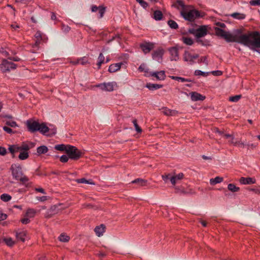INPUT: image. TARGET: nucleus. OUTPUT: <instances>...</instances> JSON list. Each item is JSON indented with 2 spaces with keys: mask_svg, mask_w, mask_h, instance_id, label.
Listing matches in <instances>:
<instances>
[{
  "mask_svg": "<svg viewBox=\"0 0 260 260\" xmlns=\"http://www.w3.org/2000/svg\"><path fill=\"white\" fill-rule=\"evenodd\" d=\"M7 153V150L3 147H0V155L5 156Z\"/></svg>",
  "mask_w": 260,
  "mask_h": 260,
  "instance_id": "57",
  "label": "nucleus"
},
{
  "mask_svg": "<svg viewBox=\"0 0 260 260\" xmlns=\"http://www.w3.org/2000/svg\"><path fill=\"white\" fill-rule=\"evenodd\" d=\"M231 16L234 18L238 19H243L245 17V15L243 14H240L238 13H234L231 14Z\"/></svg>",
  "mask_w": 260,
  "mask_h": 260,
  "instance_id": "37",
  "label": "nucleus"
},
{
  "mask_svg": "<svg viewBox=\"0 0 260 260\" xmlns=\"http://www.w3.org/2000/svg\"><path fill=\"white\" fill-rule=\"evenodd\" d=\"M99 13H100L99 18H102L103 17L104 14L106 11V7H105L103 6H99Z\"/></svg>",
  "mask_w": 260,
  "mask_h": 260,
  "instance_id": "44",
  "label": "nucleus"
},
{
  "mask_svg": "<svg viewBox=\"0 0 260 260\" xmlns=\"http://www.w3.org/2000/svg\"><path fill=\"white\" fill-rule=\"evenodd\" d=\"M79 60L80 63L82 65H85L87 63H88V60L86 57H83L82 58H81L79 59Z\"/></svg>",
  "mask_w": 260,
  "mask_h": 260,
  "instance_id": "55",
  "label": "nucleus"
},
{
  "mask_svg": "<svg viewBox=\"0 0 260 260\" xmlns=\"http://www.w3.org/2000/svg\"><path fill=\"white\" fill-rule=\"evenodd\" d=\"M61 29L64 32L67 33L69 32L71 28L68 25L62 24L61 26Z\"/></svg>",
  "mask_w": 260,
  "mask_h": 260,
  "instance_id": "51",
  "label": "nucleus"
},
{
  "mask_svg": "<svg viewBox=\"0 0 260 260\" xmlns=\"http://www.w3.org/2000/svg\"><path fill=\"white\" fill-rule=\"evenodd\" d=\"M35 213H36V212L34 209H29L27 210V211L26 212V215H27V216H28L30 217H32L34 216Z\"/></svg>",
  "mask_w": 260,
  "mask_h": 260,
  "instance_id": "48",
  "label": "nucleus"
},
{
  "mask_svg": "<svg viewBox=\"0 0 260 260\" xmlns=\"http://www.w3.org/2000/svg\"><path fill=\"white\" fill-rule=\"evenodd\" d=\"M190 32L194 35L196 38H202L207 34V26L202 25L196 29H193Z\"/></svg>",
  "mask_w": 260,
  "mask_h": 260,
  "instance_id": "8",
  "label": "nucleus"
},
{
  "mask_svg": "<svg viewBox=\"0 0 260 260\" xmlns=\"http://www.w3.org/2000/svg\"><path fill=\"white\" fill-rule=\"evenodd\" d=\"M0 53L3 54L5 56H8L9 55V53L5 50L3 48H1L0 49Z\"/></svg>",
  "mask_w": 260,
  "mask_h": 260,
  "instance_id": "64",
  "label": "nucleus"
},
{
  "mask_svg": "<svg viewBox=\"0 0 260 260\" xmlns=\"http://www.w3.org/2000/svg\"><path fill=\"white\" fill-rule=\"evenodd\" d=\"M3 129L9 134H12L13 133V130L11 128L6 126L3 127Z\"/></svg>",
  "mask_w": 260,
  "mask_h": 260,
  "instance_id": "58",
  "label": "nucleus"
},
{
  "mask_svg": "<svg viewBox=\"0 0 260 260\" xmlns=\"http://www.w3.org/2000/svg\"><path fill=\"white\" fill-rule=\"evenodd\" d=\"M42 134L47 136H52L56 133V127L55 125L49 124L48 126L45 122H43Z\"/></svg>",
  "mask_w": 260,
  "mask_h": 260,
  "instance_id": "7",
  "label": "nucleus"
},
{
  "mask_svg": "<svg viewBox=\"0 0 260 260\" xmlns=\"http://www.w3.org/2000/svg\"><path fill=\"white\" fill-rule=\"evenodd\" d=\"M35 38L36 39L35 44L34 46L35 47H38L42 41L45 40V36L40 31H38L35 34Z\"/></svg>",
  "mask_w": 260,
  "mask_h": 260,
  "instance_id": "14",
  "label": "nucleus"
},
{
  "mask_svg": "<svg viewBox=\"0 0 260 260\" xmlns=\"http://www.w3.org/2000/svg\"><path fill=\"white\" fill-rule=\"evenodd\" d=\"M191 99L193 101H203L205 97L201 94L196 92H192L190 93Z\"/></svg>",
  "mask_w": 260,
  "mask_h": 260,
  "instance_id": "16",
  "label": "nucleus"
},
{
  "mask_svg": "<svg viewBox=\"0 0 260 260\" xmlns=\"http://www.w3.org/2000/svg\"><path fill=\"white\" fill-rule=\"evenodd\" d=\"M140 48L144 53L149 52L154 48V45L150 43H145L140 45Z\"/></svg>",
  "mask_w": 260,
  "mask_h": 260,
  "instance_id": "13",
  "label": "nucleus"
},
{
  "mask_svg": "<svg viewBox=\"0 0 260 260\" xmlns=\"http://www.w3.org/2000/svg\"><path fill=\"white\" fill-rule=\"evenodd\" d=\"M241 98V95H236L233 96H231L229 100L232 102H237Z\"/></svg>",
  "mask_w": 260,
  "mask_h": 260,
  "instance_id": "43",
  "label": "nucleus"
},
{
  "mask_svg": "<svg viewBox=\"0 0 260 260\" xmlns=\"http://www.w3.org/2000/svg\"><path fill=\"white\" fill-rule=\"evenodd\" d=\"M164 53V50L162 48H158L153 51L152 54V56L153 59L160 62L162 59V57Z\"/></svg>",
  "mask_w": 260,
  "mask_h": 260,
  "instance_id": "11",
  "label": "nucleus"
},
{
  "mask_svg": "<svg viewBox=\"0 0 260 260\" xmlns=\"http://www.w3.org/2000/svg\"><path fill=\"white\" fill-rule=\"evenodd\" d=\"M133 123H134V125L135 126V129L136 131L140 133H141L142 132V129L138 125V123H137V121L136 119H134L133 121Z\"/></svg>",
  "mask_w": 260,
  "mask_h": 260,
  "instance_id": "45",
  "label": "nucleus"
},
{
  "mask_svg": "<svg viewBox=\"0 0 260 260\" xmlns=\"http://www.w3.org/2000/svg\"><path fill=\"white\" fill-rule=\"evenodd\" d=\"M60 206V205H53L51 206L46 213L45 215V217L49 218L51 217L53 215L58 213L61 210V209L58 208Z\"/></svg>",
  "mask_w": 260,
  "mask_h": 260,
  "instance_id": "10",
  "label": "nucleus"
},
{
  "mask_svg": "<svg viewBox=\"0 0 260 260\" xmlns=\"http://www.w3.org/2000/svg\"><path fill=\"white\" fill-rule=\"evenodd\" d=\"M197 39V42H198L199 44H201L202 45H209V41H203L202 39H201V38H196Z\"/></svg>",
  "mask_w": 260,
  "mask_h": 260,
  "instance_id": "47",
  "label": "nucleus"
},
{
  "mask_svg": "<svg viewBox=\"0 0 260 260\" xmlns=\"http://www.w3.org/2000/svg\"><path fill=\"white\" fill-rule=\"evenodd\" d=\"M181 15L183 17L187 20L192 21L196 18L203 17L204 15V13L200 12L197 10H191L188 12L182 11Z\"/></svg>",
  "mask_w": 260,
  "mask_h": 260,
  "instance_id": "4",
  "label": "nucleus"
},
{
  "mask_svg": "<svg viewBox=\"0 0 260 260\" xmlns=\"http://www.w3.org/2000/svg\"><path fill=\"white\" fill-rule=\"evenodd\" d=\"M177 178L178 179H179V176L178 175H173L172 178H171L170 179V181L172 183V185H173L174 186L176 184V179Z\"/></svg>",
  "mask_w": 260,
  "mask_h": 260,
  "instance_id": "50",
  "label": "nucleus"
},
{
  "mask_svg": "<svg viewBox=\"0 0 260 260\" xmlns=\"http://www.w3.org/2000/svg\"><path fill=\"white\" fill-rule=\"evenodd\" d=\"M7 218V215L0 212V221L4 220Z\"/></svg>",
  "mask_w": 260,
  "mask_h": 260,
  "instance_id": "61",
  "label": "nucleus"
},
{
  "mask_svg": "<svg viewBox=\"0 0 260 260\" xmlns=\"http://www.w3.org/2000/svg\"><path fill=\"white\" fill-rule=\"evenodd\" d=\"M194 75L196 76H206L208 75V73H206L202 72L200 70H196L194 72Z\"/></svg>",
  "mask_w": 260,
  "mask_h": 260,
  "instance_id": "46",
  "label": "nucleus"
},
{
  "mask_svg": "<svg viewBox=\"0 0 260 260\" xmlns=\"http://www.w3.org/2000/svg\"><path fill=\"white\" fill-rule=\"evenodd\" d=\"M139 3L141 5L142 7H143L144 8H147L148 6V4L143 0H141V1H140Z\"/></svg>",
  "mask_w": 260,
  "mask_h": 260,
  "instance_id": "62",
  "label": "nucleus"
},
{
  "mask_svg": "<svg viewBox=\"0 0 260 260\" xmlns=\"http://www.w3.org/2000/svg\"><path fill=\"white\" fill-rule=\"evenodd\" d=\"M67 149V154L69 158L73 160H78L82 156V152L76 147L69 145Z\"/></svg>",
  "mask_w": 260,
  "mask_h": 260,
  "instance_id": "6",
  "label": "nucleus"
},
{
  "mask_svg": "<svg viewBox=\"0 0 260 260\" xmlns=\"http://www.w3.org/2000/svg\"><path fill=\"white\" fill-rule=\"evenodd\" d=\"M6 124L12 127H15L17 126V124L15 121H9L6 122Z\"/></svg>",
  "mask_w": 260,
  "mask_h": 260,
  "instance_id": "52",
  "label": "nucleus"
},
{
  "mask_svg": "<svg viewBox=\"0 0 260 260\" xmlns=\"http://www.w3.org/2000/svg\"><path fill=\"white\" fill-rule=\"evenodd\" d=\"M153 15L154 19L156 20H160L162 18V13L160 11L156 10L154 12Z\"/></svg>",
  "mask_w": 260,
  "mask_h": 260,
  "instance_id": "32",
  "label": "nucleus"
},
{
  "mask_svg": "<svg viewBox=\"0 0 260 260\" xmlns=\"http://www.w3.org/2000/svg\"><path fill=\"white\" fill-rule=\"evenodd\" d=\"M215 27L216 35L223 38L228 42H237L249 47L252 49L260 48V33L253 31L248 34H242L241 29H236L233 33L227 32L223 28L225 24L222 22L216 23Z\"/></svg>",
  "mask_w": 260,
  "mask_h": 260,
  "instance_id": "1",
  "label": "nucleus"
},
{
  "mask_svg": "<svg viewBox=\"0 0 260 260\" xmlns=\"http://www.w3.org/2000/svg\"><path fill=\"white\" fill-rule=\"evenodd\" d=\"M147 181L141 178H137L132 181V183L137 184L141 186H145L147 184Z\"/></svg>",
  "mask_w": 260,
  "mask_h": 260,
  "instance_id": "25",
  "label": "nucleus"
},
{
  "mask_svg": "<svg viewBox=\"0 0 260 260\" xmlns=\"http://www.w3.org/2000/svg\"><path fill=\"white\" fill-rule=\"evenodd\" d=\"M116 85L115 82L104 83L96 85V87L100 88L103 90L112 91L114 90V86Z\"/></svg>",
  "mask_w": 260,
  "mask_h": 260,
  "instance_id": "9",
  "label": "nucleus"
},
{
  "mask_svg": "<svg viewBox=\"0 0 260 260\" xmlns=\"http://www.w3.org/2000/svg\"><path fill=\"white\" fill-rule=\"evenodd\" d=\"M76 181L78 183H86V184H91V185L95 184L94 182H93L90 179V180H87L84 178L76 179Z\"/></svg>",
  "mask_w": 260,
  "mask_h": 260,
  "instance_id": "28",
  "label": "nucleus"
},
{
  "mask_svg": "<svg viewBox=\"0 0 260 260\" xmlns=\"http://www.w3.org/2000/svg\"><path fill=\"white\" fill-rule=\"evenodd\" d=\"M150 76L155 77L158 80H164L165 73L164 71L150 73Z\"/></svg>",
  "mask_w": 260,
  "mask_h": 260,
  "instance_id": "17",
  "label": "nucleus"
},
{
  "mask_svg": "<svg viewBox=\"0 0 260 260\" xmlns=\"http://www.w3.org/2000/svg\"><path fill=\"white\" fill-rule=\"evenodd\" d=\"M4 241L9 246H12L15 244V241L11 238H6L4 239Z\"/></svg>",
  "mask_w": 260,
  "mask_h": 260,
  "instance_id": "35",
  "label": "nucleus"
},
{
  "mask_svg": "<svg viewBox=\"0 0 260 260\" xmlns=\"http://www.w3.org/2000/svg\"><path fill=\"white\" fill-rule=\"evenodd\" d=\"M35 144L31 142H22L21 145H13L9 146L8 150L11 153L13 158L15 157V153L18 152V150H27L34 148Z\"/></svg>",
  "mask_w": 260,
  "mask_h": 260,
  "instance_id": "3",
  "label": "nucleus"
},
{
  "mask_svg": "<svg viewBox=\"0 0 260 260\" xmlns=\"http://www.w3.org/2000/svg\"><path fill=\"white\" fill-rule=\"evenodd\" d=\"M20 154L18 155V158L20 160H25L29 157V152L27 150H18Z\"/></svg>",
  "mask_w": 260,
  "mask_h": 260,
  "instance_id": "22",
  "label": "nucleus"
},
{
  "mask_svg": "<svg viewBox=\"0 0 260 260\" xmlns=\"http://www.w3.org/2000/svg\"><path fill=\"white\" fill-rule=\"evenodd\" d=\"M69 156L63 155L60 157V161L62 162H67L69 160Z\"/></svg>",
  "mask_w": 260,
  "mask_h": 260,
  "instance_id": "54",
  "label": "nucleus"
},
{
  "mask_svg": "<svg viewBox=\"0 0 260 260\" xmlns=\"http://www.w3.org/2000/svg\"><path fill=\"white\" fill-rule=\"evenodd\" d=\"M249 190L252 191L256 193L260 194V187L251 188L249 189Z\"/></svg>",
  "mask_w": 260,
  "mask_h": 260,
  "instance_id": "59",
  "label": "nucleus"
},
{
  "mask_svg": "<svg viewBox=\"0 0 260 260\" xmlns=\"http://www.w3.org/2000/svg\"><path fill=\"white\" fill-rule=\"evenodd\" d=\"M250 4L251 6H259L260 0H251L250 1Z\"/></svg>",
  "mask_w": 260,
  "mask_h": 260,
  "instance_id": "56",
  "label": "nucleus"
},
{
  "mask_svg": "<svg viewBox=\"0 0 260 260\" xmlns=\"http://www.w3.org/2000/svg\"><path fill=\"white\" fill-rule=\"evenodd\" d=\"M180 192H182L185 194L192 193L190 189H188L187 188H185V187L184 185V183H182L181 185H180Z\"/></svg>",
  "mask_w": 260,
  "mask_h": 260,
  "instance_id": "31",
  "label": "nucleus"
},
{
  "mask_svg": "<svg viewBox=\"0 0 260 260\" xmlns=\"http://www.w3.org/2000/svg\"><path fill=\"white\" fill-rule=\"evenodd\" d=\"M168 25L170 26V27L173 29H176L178 27V24L177 23L172 20H170L168 22Z\"/></svg>",
  "mask_w": 260,
  "mask_h": 260,
  "instance_id": "41",
  "label": "nucleus"
},
{
  "mask_svg": "<svg viewBox=\"0 0 260 260\" xmlns=\"http://www.w3.org/2000/svg\"><path fill=\"white\" fill-rule=\"evenodd\" d=\"M105 226L102 224L100 226H97L95 228L94 231L96 235L98 237H100L103 235L105 232Z\"/></svg>",
  "mask_w": 260,
  "mask_h": 260,
  "instance_id": "19",
  "label": "nucleus"
},
{
  "mask_svg": "<svg viewBox=\"0 0 260 260\" xmlns=\"http://www.w3.org/2000/svg\"><path fill=\"white\" fill-rule=\"evenodd\" d=\"M222 72L220 71H215L212 72V74L214 76H220L221 75H222Z\"/></svg>",
  "mask_w": 260,
  "mask_h": 260,
  "instance_id": "63",
  "label": "nucleus"
},
{
  "mask_svg": "<svg viewBox=\"0 0 260 260\" xmlns=\"http://www.w3.org/2000/svg\"><path fill=\"white\" fill-rule=\"evenodd\" d=\"M173 176V175H172L171 174L168 173V174H165L162 175L161 176V177H162V180L165 181V182L167 183V182H168V181L169 180V181L170 180L171 178H172V177Z\"/></svg>",
  "mask_w": 260,
  "mask_h": 260,
  "instance_id": "38",
  "label": "nucleus"
},
{
  "mask_svg": "<svg viewBox=\"0 0 260 260\" xmlns=\"http://www.w3.org/2000/svg\"><path fill=\"white\" fill-rule=\"evenodd\" d=\"M138 70L141 72H144L146 73H149V69L146 67L145 64H141L138 68Z\"/></svg>",
  "mask_w": 260,
  "mask_h": 260,
  "instance_id": "42",
  "label": "nucleus"
},
{
  "mask_svg": "<svg viewBox=\"0 0 260 260\" xmlns=\"http://www.w3.org/2000/svg\"><path fill=\"white\" fill-rule=\"evenodd\" d=\"M246 145L248 147V149L250 148V149H253L255 148L256 147V145L255 144H253V143H248L247 144H246Z\"/></svg>",
  "mask_w": 260,
  "mask_h": 260,
  "instance_id": "60",
  "label": "nucleus"
},
{
  "mask_svg": "<svg viewBox=\"0 0 260 260\" xmlns=\"http://www.w3.org/2000/svg\"><path fill=\"white\" fill-rule=\"evenodd\" d=\"M122 64H123L122 62H119V63H115V64H112L109 66L108 71L110 73H114V72L118 71L120 69V68Z\"/></svg>",
  "mask_w": 260,
  "mask_h": 260,
  "instance_id": "18",
  "label": "nucleus"
},
{
  "mask_svg": "<svg viewBox=\"0 0 260 260\" xmlns=\"http://www.w3.org/2000/svg\"><path fill=\"white\" fill-rule=\"evenodd\" d=\"M104 59H105L104 56L103 55V53H101L99 56L98 62L97 63V65L98 66L99 69L101 68V66L102 64L104 63Z\"/></svg>",
  "mask_w": 260,
  "mask_h": 260,
  "instance_id": "34",
  "label": "nucleus"
},
{
  "mask_svg": "<svg viewBox=\"0 0 260 260\" xmlns=\"http://www.w3.org/2000/svg\"><path fill=\"white\" fill-rule=\"evenodd\" d=\"M58 238L60 241L63 242H68L70 239V237L64 234H61Z\"/></svg>",
  "mask_w": 260,
  "mask_h": 260,
  "instance_id": "39",
  "label": "nucleus"
},
{
  "mask_svg": "<svg viewBox=\"0 0 260 260\" xmlns=\"http://www.w3.org/2000/svg\"><path fill=\"white\" fill-rule=\"evenodd\" d=\"M146 87L149 90H154L161 88L162 87V85L149 83L146 84Z\"/></svg>",
  "mask_w": 260,
  "mask_h": 260,
  "instance_id": "24",
  "label": "nucleus"
},
{
  "mask_svg": "<svg viewBox=\"0 0 260 260\" xmlns=\"http://www.w3.org/2000/svg\"><path fill=\"white\" fill-rule=\"evenodd\" d=\"M162 113L167 116H174L177 115L178 112L175 110H171L167 108L162 109Z\"/></svg>",
  "mask_w": 260,
  "mask_h": 260,
  "instance_id": "21",
  "label": "nucleus"
},
{
  "mask_svg": "<svg viewBox=\"0 0 260 260\" xmlns=\"http://www.w3.org/2000/svg\"><path fill=\"white\" fill-rule=\"evenodd\" d=\"M8 66H9V72L11 70H14L16 68V64L8 61Z\"/></svg>",
  "mask_w": 260,
  "mask_h": 260,
  "instance_id": "49",
  "label": "nucleus"
},
{
  "mask_svg": "<svg viewBox=\"0 0 260 260\" xmlns=\"http://www.w3.org/2000/svg\"><path fill=\"white\" fill-rule=\"evenodd\" d=\"M223 180V179L222 177L217 176L215 177V178H211L210 180V183L212 185H214L217 183H219L221 182H222Z\"/></svg>",
  "mask_w": 260,
  "mask_h": 260,
  "instance_id": "26",
  "label": "nucleus"
},
{
  "mask_svg": "<svg viewBox=\"0 0 260 260\" xmlns=\"http://www.w3.org/2000/svg\"><path fill=\"white\" fill-rule=\"evenodd\" d=\"M239 182L242 184H252L255 183L256 180L254 178L251 177H241Z\"/></svg>",
  "mask_w": 260,
  "mask_h": 260,
  "instance_id": "15",
  "label": "nucleus"
},
{
  "mask_svg": "<svg viewBox=\"0 0 260 260\" xmlns=\"http://www.w3.org/2000/svg\"><path fill=\"white\" fill-rule=\"evenodd\" d=\"M10 170L12 171V175L14 178L19 180L22 184H25L28 181V178L23 175L21 166L18 164H12Z\"/></svg>",
  "mask_w": 260,
  "mask_h": 260,
  "instance_id": "2",
  "label": "nucleus"
},
{
  "mask_svg": "<svg viewBox=\"0 0 260 260\" xmlns=\"http://www.w3.org/2000/svg\"><path fill=\"white\" fill-rule=\"evenodd\" d=\"M1 199L4 202H8L11 199V197L6 193H4L1 196Z\"/></svg>",
  "mask_w": 260,
  "mask_h": 260,
  "instance_id": "40",
  "label": "nucleus"
},
{
  "mask_svg": "<svg viewBox=\"0 0 260 260\" xmlns=\"http://www.w3.org/2000/svg\"><path fill=\"white\" fill-rule=\"evenodd\" d=\"M201 62L205 63L207 66L208 64V61L206 56H203L200 58V59L199 60V63Z\"/></svg>",
  "mask_w": 260,
  "mask_h": 260,
  "instance_id": "53",
  "label": "nucleus"
},
{
  "mask_svg": "<svg viewBox=\"0 0 260 260\" xmlns=\"http://www.w3.org/2000/svg\"><path fill=\"white\" fill-rule=\"evenodd\" d=\"M48 151V148L44 145L41 146L37 148V153L38 154L40 155L42 154H45L47 153Z\"/></svg>",
  "mask_w": 260,
  "mask_h": 260,
  "instance_id": "29",
  "label": "nucleus"
},
{
  "mask_svg": "<svg viewBox=\"0 0 260 260\" xmlns=\"http://www.w3.org/2000/svg\"><path fill=\"white\" fill-rule=\"evenodd\" d=\"M228 188L233 192H237L240 190V188L239 187H237L235 184L232 183H230L228 185Z\"/></svg>",
  "mask_w": 260,
  "mask_h": 260,
  "instance_id": "33",
  "label": "nucleus"
},
{
  "mask_svg": "<svg viewBox=\"0 0 260 260\" xmlns=\"http://www.w3.org/2000/svg\"><path fill=\"white\" fill-rule=\"evenodd\" d=\"M169 52L171 55V60H177L179 59L178 48L177 46L171 47L169 49Z\"/></svg>",
  "mask_w": 260,
  "mask_h": 260,
  "instance_id": "12",
  "label": "nucleus"
},
{
  "mask_svg": "<svg viewBox=\"0 0 260 260\" xmlns=\"http://www.w3.org/2000/svg\"><path fill=\"white\" fill-rule=\"evenodd\" d=\"M184 59L186 61H188L190 64L193 63L192 61V55L188 52H185L184 54Z\"/></svg>",
  "mask_w": 260,
  "mask_h": 260,
  "instance_id": "30",
  "label": "nucleus"
},
{
  "mask_svg": "<svg viewBox=\"0 0 260 260\" xmlns=\"http://www.w3.org/2000/svg\"><path fill=\"white\" fill-rule=\"evenodd\" d=\"M26 232L24 231L17 232L16 233V237L17 240L22 242H24L25 237L26 236Z\"/></svg>",
  "mask_w": 260,
  "mask_h": 260,
  "instance_id": "23",
  "label": "nucleus"
},
{
  "mask_svg": "<svg viewBox=\"0 0 260 260\" xmlns=\"http://www.w3.org/2000/svg\"><path fill=\"white\" fill-rule=\"evenodd\" d=\"M0 71L2 73L9 72V66H8V60L3 59L2 63L0 64Z\"/></svg>",
  "mask_w": 260,
  "mask_h": 260,
  "instance_id": "20",
  "label": "nucleus"
},
{
  "mask_svg": "<svg viewBox=\"0 0 260 260\" xmlns=\"http://www.w3.org/2000/svg\"><path fill=\"white\" fill-rule=\"evenodd\" d=\"M69 145H64V144H59V145H56L54 147V148L57 150H58V151H65L67 153V149H68V147L69 146Z\"/></svg>",
  "mask_w": 260,
  "mask_h": 260,
  "instance_id": "27",
  "label": "nucleus"
},
{
  "mask_svg": "<svg viewBox=\"0 0 260 260\" xmlns=\"http://www.w3.org/2000/svg\"><path fill=\"white\" fill-rule=\"evenodd\" d=\"M182 40L183 43L187 45H191L193 41L192 39L188 37H182Z\"/></svg>",
  "mask_w": 260,
  "mask_h": 260,
  "instance_id": "36",
  "label": "nucleus"
},
{
  "mask_svg": "<svg viewBox=\"0 0 260 260\" xmlns=\"http://www.w3.org/2000/svg\"><path fill=\"white\" fill-rule=\"evenodd\" d=\"M26 125L28 130L30 133H35L39 131L42 134L43 129V122L40 123L39 122L33 120L32 119H29L26 121Z\"/></svg>",
  "mask_w": 260,
  "mask_h": 260,
  "instance_id": "5",
  "label": "nucleus"
}]
</instances>
